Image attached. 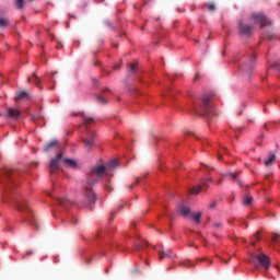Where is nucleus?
Returning <instances> with one entry per match:
<instances>
[{"mask_svg": "<svg viewBox=\"0 0 280 280\" xmlns=\"http://www.w3.org/2000/svg\"><path fill=\"white\" fill-rule=\"evenodd\" d=\"M10 25V20L8 18H0V27H8Z\"/></svg>", "mask_w": 280, "mask_h": 280, "instance_id": "nucleus-21", "label": "nucleus"}, {"mask_svg": "<svg viewBox=\"0 0 280 280\" xmlns=\"http://www.w3.org/2000/svg\"><path fill=\"white\" fill-rule=\"evenodd\" d=\"M118 165H119V162L117 160H112L107 163L106 166L97 165L90 170L85 186L83 188V198H84L85 207L93 209V206L97 200V197L95 196V191H93V185H95L98 180H101V178L104 177V174H106L107 170H115V167H117Z\"/></svg>", "mask_w": 280, "mask_h": 280, "instance_id": "nucleus-1", "label": "nucleus"}, {"mask_svg": "<svg viewBox=\"0 0 280 280\" xmlns=\"http://www.w3.org/2000/svg\"><path fill=\"white\" fill-rule=\"evenodd\" d=\"M265 128L268 129V128L266 127V125H265Z\"/></svg>", "mask_w": 280, "mask_h": 280, "instance_id": "nucleus-62", "label": "nucleus"}, {"mask_svg": "<svg viewBox=\"0 0 280 280\" xmlns=\"http://www.w3.org/2000/svg\"><path fill=\"white\" fill-rule=\"evenodd\" d=\"M165 257H172V255L167 252H159V259H165Z\"/></svg>", "mask_w": 280, "mask_h": 280, "instance_id": "nucleus-23", "label": "nucleus"}, {"mask_svg": "<svg viewBox=\"0 0 280 280\" xmlns=\"http://www.w3.org/2000/svg\"><path fill=\"white\" fill-rule=\"evenodd\" d=\"M34 252H27V255H32Z\"/></svg>", "mask_w": 280, "mask_h": 280, "instance_id": "nucleus-51", "label": "nucleus"}, {"mask_svg": "<svg viewBox=\"0 0 280 280\" xmlns=\"http://www.w3.org/2000/svg\"><path fill=\"white\" fill-rule=\"evenodd\" d=\"M141 248H143L142 245H136V250H141Z\"/></svg>", "mask_w": 280, "mask_h": 280, "instance_id": "nucleus-38", "label": "nucleus"}, {"mask_svg": "<svg viewBox=\"0 0 280 280\" xmlns=\"http://www.w3.org/2000/svg\"><path fill=\"white\" fill-rule=\"evenodd\" d=\"M259 233H261V231L256 232L254 235L255 240H257L258 242L261 241V236H259Z\"/></svg>", "mask_w": 280, "mask_h": 280, "instance_id": "nucleus-29", "label": "nucleus"}, {"mask_svg": "<svg viewBox=\"0 0 280 280\" xmlns=\"http://www.w3.org/2000/svg\"><path fill=\"white\" fill-rule=\"evenodd\" d=\"M230 176L232 177L233 180L237 179V173H230Z\"/></svg>", "mask_w": 280, "mask_h": 280, "instance_id": "nucleus-31", "label": "nucleus"}, {"mask_svg": "<svg viewBox=\"0 0 280 280\" xmlns=\"http://www.w3.org/2000/svg\"><path fill=\"white\" fill-rule=\"evenodd\" d=\"M177 210L184 217H187L189 215V213H191V210L188 207H185L184 205H179L177 207Z\"/></svg>", "mask_w": 280, "mask_h": 280, "instance_id": "nucleus-16", "label": "nucleus"}, {"mask_svg": "<svg viewBox=\"0 0 280 280\" xmlns=\"http://www.w3.org/2000/svg\"><path fill=\"white\" fill-rule=\"evenodd\" d=\"M132 187H135V184L130 185V186H129V189H132Z\"/></svg>", "mask_w": 280, "mask_h": 280, "instance_id": "nucleus-49", "label": "nucleus"}, {"mask_svg": "<svg viewBox=\"0 0 280 280\" xmlns=\"http://www.w3.org/2000/svg\"><path fill=\"white\" fill-rule=\"evenodd\" d=\"M250 244H252V246H255V242H252Z\"/></svg>", "mask_w": 280, "mask_h": 280, "instance_id": "nucleus-53", "label": "nucleus"}, {"mask_svg": "<svg viewBox=\"0 0 280 280\" xmlns=\"http://www.w3.org/2000/svg\"><path fill=\"white\" fill-rule=\"evenodd\" d=\"M209 183H213V178L201 179V184L190 188V194L198 196L200 191H207L209 189Z\"/></svg>", "mask_w": 280, "mask_h": 280, "instance_id": "nucleus-7", "label": "nucleus"}, {"mask_svg": "<svg viewBox=\"0 0 280 280\" xmlns=\"http://www.w3.org/2000/svg\"><path fill=\"white\" fill-rule=\"evenodd\" d=\"M272 38H275L273 35H268V40H272Z\"/></svg>", "mask_w": 280, "mask_h": 280, "instance_id": "nucleus-41", "label": "nucleus"}, {"mask_svg": "<svg viewBox=\"0 0 280 280\" xmlns=\"http://www.w3.org/2000/svg\"><path fill=\"white\" fill-rule=\"evenodd\" d=\"M271 69H279V62L275 61V62L271 65Z\"/></svg>", "mask_w": 280, "mask_h": 280, "instance_id": "nucleus-30", "label": "nucleus"}, {"mask_svg": "<svg viewBox=\"0 0 280 280\" xmlns=\"http://www.w3.org/2000/svg\"><path fill=\"white\" fill-rule=\"evenodd\" d=\"M220 226H222V222H217V223H214V228H215V229H220Z\"/></svg>", "mask_w": 280, "mask_h": 280, "instance_id": "nucleus-35", "label": "nucleus"}, {"mask_svg": "<svg viewBox=\"0 0 280 280\" xmlns=\"http://www.w3.org/2000/svg\"><path fill=\"white\" fill-rule=\"evenodd\" d=\"M96 100L98 102H102V104H106V98H104V96L98 95V96H96Z\"/></svg>", "mask_w": 280, "mask_h": 280, "instance_id": "nucleus-28", "label": "nucleus"}, {"mask_svg": "<svg viewBox=\"0 0 280 280\" xmlns=\"http://www.w3.org/2000/svg\"><path fill=\"white\" fill-rule=\"evenodd\" d=\"M105 272H108V269H106Z\"/></svg>", "mask_w": 280, "mask_h": 280, "instance_id": "nucleus-61", "label": "nucleus"}, {"mask_svg": "<svg viewBox=\"0 0 280 280\" xmlns=\"http://www.w3.org/2000/svg\"><path fill=\"white\" fill-rule=\"evenodd\" d=\"M199 77H200V74H199V73H196L195 80H197Z\"/></svg>", "mask_w": 280, "mask_h": 280, "instance_id": "nucleus-43", "label": "nucleus"}, {"mask_svg": "<svg viewBox=\"0 0 280 280\" xmlns=\"http://www.w3.org/2000/svg\"><path fill=\"white\" fill-rule=\"evenodd\" d=\"M16 10H23L25 8V0H15Z\"/></svg>", "mask_w": 280, "mask_h": 280, "instance_id": "nucleus-20", "label": "nucleus"}, {"mask_svg": "<svg viewBox=\"0 0 280 280\" xmlns=\"http://www.w3.org/2000/svg\"><path fill=\"white\" fill-rule=\"evenodd\" d=\"M127 71H128L129 75L136 74L137 73V63H128Z\"/></svg>", "mask_w": 280, "mask_h": 280, "instance_id": "nucleus-18", "label": "nucleus"}, {"mask_svg": "<svg viewBox=\"0 0 280 280\" xmlns=\"http://www.w3.org/2000/svg\"><path fill=\"white\" fill-rule=\"evenodd\" d=\"M100 65H102V61H95L94 62V67H100Z\"/></svg>", "mask_w": 280, "mask_h": 280, "instance_id": "nucleus-37", "label": "nucleus"}, {"mask_svg": "<svg viewBox=\"0 0 280 280\" xmlns=\"http://www.w3.org/2000/svg\"><path fill=\"white\" fill-rule=\"evenodd\" d=\"M28 1H34V0H28Z\"/></svg>", "mask_w": 280, "mask_h": 280, "instance_id": "nucleus-63", "label": "nucleus"}, {"mask_svg": "<svg viewBox=\"0 0 280 280\" xmlns=\"http://www.w3.org/2000/svg\"><path fill=\"white\" fill-rule=\"evenodd\" d=\"M21 176V173L18 170L3 167L0 168V191H2V200L8 202L10 194L14 191L16 185V178Z\"/></svg>", "mask_w": 280, "mask_h": 280, "instance_id": "nucleus-2", "label": "nucleus"}, {"mask_svg": "<svg viewBox=\"0 0 280 280\" xmlns=\"http://www.w3.org/2000/svg\"><path fill=\"white\" fill-rule=\"evenodd\" d=\"M139 180H140L139 177H137V182L136 183H139Z\"/></svg>", "mask_w": 280, "mask_h": 280, "instance_id": "nucleus-56", "label": "nucleus"}, {"mask_svg": "<svg viewBox=\"0 0 280 280\" xmlns=\"http://www.w3.org/2000/svg\"><path fill=\"white\" fill-rule=\"evenodd\" d=\"M113 69H114V71H117V69H121V65L114 66Z\"/></svg>", "mask_w": 280, "mask_h": 280, "instance_id": "nucleus-36", "label": "nucleus"}, {"mask_svg": "<svg viewBox=\"0 0 280 280\" xmlns=\"http://www.w3.org/2000/svg\"><path fill=\"white\" fill-rule=\"evenodd\" d=\"M236 183L240 187H244V183L242 182V179H236Z\"/></svg>", "mask_w": 280, "mask_h": 280, "instance_id": "nucleus-32", "label": "nucleus"}, {"mask_svg": "<svg viewBox=\"0 0 280 280\" xmlns=\"http://www.w3.org/2000/svg\"><path fill=\"white\" fill-rule=\"evenodd\" d=\"M33 224L36 228V230L38 231V223L36 221H33Z\"/></svg>", "mask_w": 280, "mask_h": 280, "instance_id": "nucleus-39", "label": "nucleus"}, {"mask_svg": "<svg viewBox=\"0 0 280 280\" xmlns=\"http://www.w3.org/2000/svg\"><path fill=\"white\" fill-rule=\"evenodd\" d=\"M238 34L240 36L250 37L253 35V26L245 24L242 20L238 21Z\"/></svg>", "mask_w": 280, "mask_h": 280, "instance_id": "nucleus-9", "label": "nucleus"}, {"mask_svg": "<svg viewBox=\"0 0 280 280\" xmlns=\"http://www.w3.org/2000/svg\"><path fill=\"white\" fill-rule=\"evenodd\" d=\"M77 44V47H80V42H74Z\"/></svg>", "mask_w": 280, "mask_h": 280, "instance_id": "nucleus-46", "label": "nucleus"}, {"mask_svg": "<svg viewBox=\"0 0 280 280\" xmlns=\"http://www.w3.org/2000/svg\"><path fill=\"white\" fill-rule=\"evenodd\" d=\"M218 185H222V179H219V180H218Z\"/></svg>", "mask_w": 280, "mask_h": 280, "instance_id": "nucleus-45", "label": "nucleus"}, {"mask_svg": "<svg viewBox=\"0 0 280 280\" xmlns=\"http://www.w3.org/2000/svg\"><path fill=\"white\" fill-rule=\"evenodd\" d=\"M191 218H192V220H195V222H197V224H200V218H202V213H200V212L192 213Z\"/></svg>", "mask_w": 280, "mask_h": 280, "instance_id": "nucleus-22", "label": "nucleus"}, {"mask_svg": "<svg viewBox=\"0 0 280 280\" xmlns=\"http://www.w3.org/2000/svg\"><path fill=\"white\" fill-rule=\"evenodd\" d=\"M219 161H222V155L221 154H219Z\"/></svg>", "mask_w": 280, "mask_h": 280, "instance_id": "nucleus-48", "label": "nucleus"}, {"mask_svg": "<svg viewBox=\"0 0 280 280\" xmlns=\"http://www.w3.org/2000/svg\"><path fill=\"white\" fill-rule=\"evenodd\" d=\"M33 78H35V81H34L35 85H36V86H40V85H39L40 78H38V77L36 75V73H33Z\"/></svg>", "mask_w": 280, "mask_h": 280, "instance_id": "nucleus-27", "label": "nucleus"}, {"mask_svg": "<svg viewBox=\"0 0 280 280\" xmlns=\"http://www.w3.org/2000/svg\"><path fill=\"white\" fill-rule=\"evenodd\" d=\"M211 95H202L201 102L194 106L196 115L199 117H213V103H211Z\"/></svg>", "mask_w": 280, "mask_h": 280, "instance_id": "nucleus-4", "label": "nucleus"}, {"mask_svg": "<svg viewBox=\"0 0 280 280\" xmlns=\"http://www.w3.org/2000/svg\"><path fill=\"white\" fill-rule=\"evenodd\" d=\"M113 218H115V213L114 212L110 213L109 220H113Z\"/></svg>", "mask_w": 280, "mask_h": 280, "instance_id": "nucleus-42", "label": "nucleus"}, {"mask_svg": "<svg viewBox=\"0 0 280 280\" xmlns=\"http://www.w3.org/2000/svg\"><path fill=\"white\" fill-rule=\"evenodd\" d=\"M223 150H225L226 154H230V153H229V150H228L226 148H223Z\"/></svg>", "mask_w": 280, "mask_h": 280, "instance_id": "nucleus-47", "label": "nucleus"}, {"mask_svg": "<svg viewBox=\"0 0 280 280\" xmlns=\"http://www.w3.org/2000/svg\"><path fill=\"white\" fill-rule=\"evenodd\" d=\"M61 159H62V153H58L55 159L50 160L49 172H50L51 178H54V176H56V174H58V172L60 170V160Z\"/></svg>", "mask_w": 280, "mask_h": 280, "instance_id": "nucleus-6", "label": "nucleus"}, {"mask_svg": "<svg viewBox=\"0 0 280 280\" xmlns=\"http://www.w3.org/2000/svg\"><path fill=\"white\" fill-rule=\"evenodd\" d=\"M25 100H30V94L25 91L20 92L18 96H15V102H21Z\"/></svg>", "mask_w": 280, "mask_h": 280, "instance_id": "nucleus-17", "label": "nucleus"}, {"mask_svg": "<svg viewBox=\"0 0 280 280\" xmlns=\"http://www.w3.org/2000/svg\"><path fill=\"white\" fill-rule=\"evenodd\" d=\"M51 150H60L58 140H52L44 147V152H51Z\"/></svg>", "mask_w": 280, "mask_h": 280, "instance_id": "nucleus-12", "label": "nucleus"}, {"mask_svg": "<svg viewBox=\"0 0 280 280\" xmlns=\"http://www.w3.org/2000/svg\"><path fill=\"white\" fill-rule=\"evenodd\" d=\"M124 208V205L120 206V209Z\"/></svg>", "mask_w": 280, "mask_h": 280, "instance_id": "nucleus-60", "label": "nucleus"}, {"mask_svg": "<svg viewBox=\"0 0 280 280\" xmlns=\"http://www.w3.org/2000/svg\"><path fill=\"white\" fill-rule=\"evenodd\" d=\"M147 266H150V262H148V260L145 261Z\"/></svg>", "mask_w": 280, "mask_h": 280, "instance_id": "nucleus-54", "label": "nucleus"}, {"mask_svg": "<svg viewBox=\"0 0 280 280\" xmlns=\"http://www.w3.org/2000/svg\"><path fill=\"white\" fill-rule=\"evenodd\" d=\"M63 165H66L67 167H71V170H78V162H75V160L72 159H63Z\"/></svg>", "mask_w": 280, "mask_h": 280, "instance_id": "nucleus-15", "label": "nucleus"}, {"mask_svg": "<svg viewBox=\"0 0 280 280\" xmlns=\"http://www.w3.org/2000/svg\"><path fill=\"white\" fill-rule=\"evenodd\" d=\"M56 49H62V44L57 45Z\"/></svg>", "mask_w": 280, "mask_h": 280, "instance_id": "nucleus-40", "label": "nucleus"}, {"mask_svg": "<svg viewBox=\"0 0 280 280\" xmlns=\"http://www.w3.org/2000/svg\"><path fill=\"white\" fill-rule=\"evenodd\" d=\"M260 139H264V135L260 136Z\"/></svg>", "mask_w": 280, "mask_h": 280, "instance_id": "nucleus-58", "label": "nucleus"}, {"mask_svg": "<svg viewBox=\"0 0 280 280\" xmlns=\"http://www.w3.org/2000/svg\"><path fill=\"white\" fill-rule=\"evenodd\" d=\"M81 117H82L83 124L85 126V132L82 135L81 141H82L84 148H86L88 152H91V150H93V148H95L96 135H95L94 130L89 129V126H91V124H94L95 120L93 119V117H88L84 114H81Z\"/></svg>", "mask_w": 280, "mask_h": 280, "instance_id": "nucleus-3", "label": "nucleus"}, {"mask_svg": "<svg viewBox=\"0 0 280 280\" xmlns=\"http://www.w3.org/2000/svg\"><path fill=\"white\" fill-rule=\"evenodd\" d=\"M98 51H94V56H97Z\"/></svg>", "mask_w": 280, "mask_h": 280, "instance_id": "nucleus-52", "label": "nucleus"}, {"mask_svg": "<svg viewBox=\"0 0 280 280\" xmlns=\"http://www.w3.org/2000/svg\"><path fill=\"white\" fill-rule=\"evenodd\" d=\"M248 264H253L255 268H265L266 270H270V257L264 253H249V259H247Z\"/></svg>", "mask_w": 280, "mask_h": 280, "instance_id": "nucleus-5", "label": "nucleus"}, {"mask_svg": "<svg viewBox=\"0 0 280 280\" xmlns=\"http://www.w3.org/2000/svg\"><path fill=\"white\" fill-rule=\"evenodd\" d=\"M106 91H108V93H110V89H106Z\"/></svg>", "mask_w": 280, "mask_h": 280, "instance_id": "nucleus-55", "label": "nucleus"}, {"mask_svg": "<svg viewBox=\"0 0 280 280\" xmlns=\"http://www.w3.org/2000/svg\"><path fill=\"white\" fill-rule=\"evenodd\" d=\"M28 82H32V79H31V78H28Z\"/></svg>", "mask_w": 280, "mask_h": 280, "instance_id": "nucleus-57", "label": "nucleus"}, {"mask_svg": "<svg viewBox=\"0 0 280 280\" xmlns=\"http://www.w3.org/2000/svg\"><path fill=\"white\" fill-rule=\"evenodd\" d=\"M168 218H171V219H172V214H168Z\"/></svg>", "mask_w": 280, "mask_h": 280, "instance_id": "nucleus-59", "label": "nucleus"}, {"mask_svg": "<svg viewBox=\"0 0 280 280\" xmlns=\"http://www.w3.org/2000/svg\"><path fill=\"white\" fill-rule=\"evenodd\" d=\"M271 240L272 242L278 243L280 240V234L273 233Z\"/></svg>", "mask_w": 280, "mask_h": 280, "instance_id": "nucleus-26", "label": "nucleus"}, {"mask_svg": "<svg viewBox=\"0 0 280 280\" xmlns=\"http://www.w3.org/2000/svg\"><path fill=\"white\" fill-rule=\"evenodd\" d=\"M203 8H207L210 12H213L215 10V4L213 3H206L203 4Z\"/></svg>", "mask_w": 280, "mask_h": 280, "instance_id": "nucleus-24", "label": "nucleus"}, {"mask_svg": "<svg viewBox=\"0 0 280 280\" xmlns=\"http://www.w3.org/2000/svg\"><path fill=\"white\" fill-rule=\"evenodd\" d=\"M106 75H110V71H107V72H106Z\"/></svg>", "mask_w": 280, "mask_h": 280, "instance_id": "nucleus-50", "label": "nucleus"}, {"mask_svg": "<svg viewBox=\"0 0 280 280\" xmlns=\"http://www.w3.org/2000/svg\"><path fill=\"white\" fill-rule=\"evenodd\" d=\"M215 201L214 202H212V203H210L209 206H208V208H210V209H215Z\"/></svg>", "mask_w": 280, "mask_h": 280, "instance_id": "nucleus-34", "label": "nucleus"}, {"mask_svg": "<svg viewBox=\"0 0 280 280\" xmlns=\"http://www.w3.org/2000/svg\"><path fill=\"white\" fill-rule=\"evenodd\" d=\"M56 202L63 209H70L73 206V202H71L69 199H57Z\"/></svg>", "mask_w": 280, "mask_h": 280, "instance_id": "nucleus-14", "label": "nucleus"}, {"mask_svg": "<svg viewBox=\"0 0 280 280\" xmlns=\"http://www.w3.org/2000/svg\"><path fill=\"white\" fill-rule=\"evenodd\" d=\"M256 56L255 54H253L250 56V62L249 63H245L243 66V71H245L246 73H253V69H255V66L253 65V60H255Z\"/></svg>", "mask_w": 280, "mask_h": 280, "instance_id": "nucleus-13", "label": "nucleus"}, {"mask_svg": "<svg viewBox=\"0 0 280 280\" xmlns=\"http://www.w3.org/2000/svg\"><path fill=\"white\" fill-rule=\"evenodd\" d=\"M71 224H78V219H75V217H72Z\"/></svg>", "mask_w": 280, "mask_h": 280, "instance_id": "nucleus-33", "label": "nucleus"}, {"mask_svg": "<svg viewBox=\"0 0 280 280\" xmlns=\"http://www.w3.org/2000/svg\"><path fill=\"white\" fill-rule=\"evenodd\" d=\"M277 159V156L275 155V153H271L269 159L267 161H265V165L268 167L270 166L272 163H275V160Z\"/></svg>", "mask_w": 280, "mask_h": 280, "instance_id": "nucleus-19", "label": "nucleus"}, {"mask_svg": "<svg viewBox=\"0 0 280 280\" xmlns=\"http://www.w3.org/2000/svg\"><path fill=\"white\" fill-rule=\"evenodd\" d=\"M244 205H253V197L247 196L244 200Z\"/></svg>", "mask_w": 280, "mask_h": 280, "instance_id": "nucleus-25", "label": "nucleus"}, {"mask_svg": "<svg viewBox=\"0 0 280 280\" xmlns=\"http://www.w3.org/2000/svg\"><path fill=\"white\" fill-rule=\"evenodd\" d=\"M92 82H94V84H97V79H92Z\"/></svg>", "mask_w": 280, "mask_h": 280, "instance_id": "nucleus-44", "label": "nucleus"}, {"mask_svg": "<svg viewBox=\"0 0 280 280\" xmlns=\"http://www.w3.org/2000/svg\"><path fill=\"white\" fill-rule=\"evenodd\" d=\"M278 5H280V3H278Z\"/></svg>", "mask_w": 280, "mask_h": 280, "instance_id": "nucleus-64", "label": "nucleus"}, {"mask_svg": "<svg viewBox=\"0 0 280 280\" xmlns=\"http://www.w3.org/2000/svg\"><path fill=\"white\" fill-rule=\"evenodd\" d=\"M15 207L18 209V211L24 212L27 215L32 214V210H30V206H27V201L25 200H15Z\"/></svg>", "mask_w": 280, "mask_h": 280, "instance_id": "nucleus-10", "label": "nucleus"}, {"mask_svg": "<svg viewBox=\"0 0 280 280\" xmlns=\"http://www.w3.org/2000/svg\"><path fill=\"white\" fill-rule=\"evenodd\" d=\"M8 119H15L19 120L21 117V110L15 109V108H8L7 114L4 115Z\"/></svg>", "mask_w": 280, "mask_h": 280, "instance_id": "nucleus-11", "label": "nucleus"}, {"mask_svg": "<svg viewBox=\"0 0 280 280\" xmlns=\"http://www.w3.org/2000/svg\"><path fill=\"white\" fill-rule=\"evenodd\" d=\"M252 19L256 21V23H259L261 27H266V25H272V22L266 14L264 13H254L252 14Z\"/></svg>", "mask_w": 280, "mask_h": 280, "instance_id": "nucleus-8", "label": "nucleus"}]
</instances>
